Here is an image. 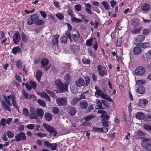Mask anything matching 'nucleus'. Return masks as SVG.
I'll return each instance as SVG.
<instances>
[{"label":"nucleus","instance_id":"f257e3e1","mask_svg":"<svg viewBox=\"0 0 151 151\" xmlns=\"http://www.w3.org/2000/svg\"><path fill=\"white\" fill-rule=\"evenodd\" d=\"M3 98L5 101L2 100L1 103L4 109L10 111L11 109L10 106H12V104L10 102L12 100L13 106L16 108L18 109V107L16 104L15 101V97L14 96L12 95L8 96H3Z\"/></svg>","mask_w":151,"mask_h":151},{"label":"nucleus","instance_id":"f03ea898","mask_svg":"<svg viewBox=\"0 0 151 151\" xmlns=\"http://www.w3.org/2000/svg\"><path fill=\"white\" fill-rule=\"evenodd\" d=\"M95 89L96 90L95 92V95L96 98H98L99 97H101L102 99L106 100L110 102H113L111 97L106 94L104 93L100 89L98 86H95Z\"/></svg>","mask_w":151,"mask_h":151},{"label":"nucleus","instance_id":"7ed1b4c3","mask_svg":"<svg viewBox=\"0 0 151 151\" xmlns=\"http://www.w3.org/2000/svg\"><path fill=\"white\" fill-rule=\"evenodd\" d=\"M55 85L59 90V93H62L67 89L68 86L66 84L63 83L59 80H57L55 81Z\"/></svg>","mask_w":151,"mask_h":151},{"label":"nucleus","instance_id":"20e7f679","mask_svg":"<svg viewBox=\"0 0 151 151\" xmlns=\"http://www.w3.org/2000/svg\"><path fill=\"white\" fill-rule=\"evenodd\" d=\"M43 126L47 132L50 133V135H52L53 136H55L57 134L55 129L51 126L43 124Z\"/></svg>","mask_w":151,"mask_h":151},{"label":"nucleus","instance_id":"39448f33","mask_svg":"<svg viewBox=\"0 0 151 151\" xmlns=\"http://www.w3.org/2000/svg\"><path fill=\"white\" fill-rule=\"evenodd\" d=\"M86 45L88 46H90L91 45H93V47H98V40L95 38H91L86 41Z\"/></svg>","mask_w":151,"mask_h":151},{"label":"nucleus","instance_id":"423d86ee","mask_svg":"<svg viewBox=\"0 0 151 151\" xmlns=\"http://www.w3.org/2000/svg\"><path fill=\"white\" fill-rule=\"evenodd\" d=\"M39 18L37 14H33L30 15L29 17L28 18L27 20V24L29 25H31L33 23H35V22H36Z\"/></svg>","mask_w":151,"mask_h":151},{"label":"nucleus","instance_id":"0eeeda50","mask_svg":"<svg viewBox=\"0 0 151 151\" xmlns=\"http://www.w3.org/2000/svg\"><path fill=\"white\" fill-rule=\"evenodd\" d=\"M97 67L99 74L101 77H103L107 75V73L105 68L100 65H98Z\"/></svg>","mask_w":151,"mask_h":151},{"label":"nucleus","instance_id":"6e6552de","mask_svg":"<svg viewBox=\"0 0 151 151\" xmlns=\"http://www.w3.org/2000/svg\"><path fill=\"white\" fill-rule=\"evenodd\" d=\"M21 39V37L19 32L18 31L15 32L13 37V41L14 43L17 44L19 42Z\"/></svg>","mask_w":151,"mask_h":151},{"label":"nucleus","instance_id":"1a4fd4ad","mask_svg":"<svg viewBox=\"0 0 151 151\" xmlns=\"http://www.w3.org/2000/svg\"><path fill=\"white\" fill-rule=\"evenodd\" d=\"M16 140L17 142H19L21 140H26V137L25 134L22 132L16 134L15 137Z\"/></svg>","mask_w":151,"mask_h":151},{"label":"nucleus","instance_id":"9d476101","mask_svg":"<svg viewBox=\"0 0 151 151\" xmlns=\"http://www.w3.org/2000/svg\"><path fill=\"white\" fill-rule=\"evenodd\" d=\"M145 68L142 66H139L136 68L134 70L135 74L137 75L141 76L145 74Z\"/></svg>","mask_w":151,"mask_h":151},{"label":"nucleus","instance_id":"9b49d317","mask_svg":"<svg viewBox=\"0 0 151 151\" xmlns=\"http://www.w3.org/2000/svg\"><path fill=\"white\" fill-rule=\"evenodd\" d=\"M57 104L59 106H64L67 104V100L65 98H59L57 99Z\"/></svg>","mask_w":151,"mask_h":151},{"label":"nucleus","instance_id":"f8f14e48","mask_svg":"<svg viewBox=\"0 0 151 151\" xmlns=\"http://www.w3.org/2000/svg\"><path fill=\"white\" fill-rule=\"evenodd\" d=\"M148 103V101L146 99H141L139 100L138 106L140 107L144 108Z\"/></svg>","mask_w":151,"mask_h":151},{"label":"nucleus","instance_id":"ddd939ff","mask_svg":"<svg viewBox=\"0 0 151 151\" xmlns=\"http://www.w3.org/2000/svg\"><path fill=\"white\" fill-rule=\"evenodd\" d=\"M141 145L143 148L148 151H151V142H143Z\"/></svg>","mask_w":151,"mask_h":151},{"label":"nucleus","instance_id":"4468645a","mask_svg":"<svg viewBox=\"0 0 151 151\" xmlns=\"http://www.w3.org/2000/svg\"><path fill=\"white\" fill-rule=\"evenodd\" d=\"M67 110L68 113L71 116L74 115L76 112L75 108L72 106H68L67 108Z\"/></svg>","mask_w":151,"mask_h":151},{"label":"nucleus","instance_id":"2eb2a0df","mask_svg":"<svg viewBox=\"0 0 151 151\" xmlns=\"http://www.w3.org/2000/svg\"><path fill=\"white\" fill-rule=\"evenodd\" d=\"M135 117L137 119L143 120L145 118V115L144 113L142 112H137L135 115Z\"/></svg>","mask_w":151,"mask_h":151},{"label":"nucleus","instance_id":"dca6fc26","mask_svg":"<svg viewBox=\"0 0 151 151\" xmlns=\"http://www.w3.org/2000/svg\"><path fill=\"white\" fill-rule=\"evenodd\" d=\"M76 84L77 86L80 87L84 85L85 82L82 78H80L76 81Z\"/></svg>","mask_w":151,"mask_h":151},{"label":"nucleus","instance_id":"f3484780","mask_svg":"<svg viewBox=\"0 0 151 151\" xmlns=\"http://www.w3.org/2000/svg\"><path fill=\"white\" fill-rule=\"evenodd\" d=\"M96 105L95 107L96 109H104V107H103L102 106V104L100 101L98 99H96Z\"/></svg>","mask_w":151,"mask_h":151},{"label":"nucleus","instance_id":"a211bd4d","mask_svg":"<svg viewBox=\"0 0 151 151\" xmlns=\"http://www.w3.org/2000/svg\"><path fill=\"white\" fill-rule=\"evenodd\" d=\"M41 97L43 99H45V100L47 101H50V97L45 92H42L41 93Z\"/></svg>","mask_w":151,"mask_h":151},{"label":"nucleus","instance_id":"6ab92c4d","mask_svg":"<svg viewBox=\"0 0 151 151\" xmlns=\"http://www.w3.org/2000/svg\"><path fill=\"white\" fill-rule=\"evenodd\" d=\"M85 9L87 13L90 14H92V13L91 10V4L89 3H87L85 4Z\"/></svg>","mask_w":151,"mask_h":151},{"label":"nucleus","instance_id":"aec40b11","mask_svg":"<svg viewBox=\"0 0 151 151\" xmlns=\"http://www.w3.org/2000/svg\"><path fill=\"white\" fill-rule=\"evenodd\" d=\"M136 91L140 94H143L145 92V89L144 86H139L136 89Z\"/></svg>","mask_w":151,"mask_h":151},{"label":"nucleus","instance_id":"412c9836","mask_svg":"<svg viewBox=\"0 0 151 151\" xmlns=\"http://www.w3.org/2000/svg\"><path fill=\"white\" fill-rule=\"evenodd\" d=\"M42 72L41 70H37L36 73V78L37 80L40 82L41 77L42 76Z\"/></svg>","mask_w":151,"mask_h":151},{"label":"nucleus","instance_id":"4be33fe9","mask_svg":"<svg viewBox=\"0 0 151 151\" xmlns=\"http://www.w3.org/2000/svg\"><path fill=\"white\" fill-rule=\"evenodd\" d=\"M36 114L37 116L41 118L44 115V111L41 109L38 108L37 110Z\"/></svg>","mask_w":151,"mask_h":151},{"label":"nucleus","instance_id":"5701e85b","mask_svg":"<svg viewBox=\"0 0 151 151\" xmlns=\"http://www.w3.org/2000/svg\"><path fill=\"white\" fill-rule=\"evenodd\" d=\"M150 8V6L147 3L143 4L141 7L142 10L143 11H148Z\"/></svg>","mask_w":151,"mask_h":151},{"label":"nucleus","instance_id":"b1692460","mask_svg":"<svg viewBox=\"0 0 151 151\" xmlns=\"http://www.w3.org/2000/svg\"><path fill=\"white\" fill-rule=\"evenodd\" d=\"M22 93L24 97L27 99H30L32 98H34L35 96L33 95H29L27 93L24 91H22Z\"/></svg>","mask_w":151,"mask_h":151},{"label":"nucleus","instance_id":"393cba45","mask_svg":"<svg viewBox=\"0 0 151 151\" xmlns=\"http://www.w3.org/2000/svg\"><path fill=\"white\" fill-rule=\"evenodd\" d=\"M80 104L81 107L84 109H86L88 106L87 103L84 100L81 101L80 102Z\"/></svg>","mask_w":151,"mask_h":151},{"label":"nucleus","instance_id":"a878e982","mask_svg":"<svg viewBox=\"0 0 151 151\" xmlns=\"http://www.w3.org/2000/svg\"><path fill=\"white\" fill-rule=\"evenodd\" d=\"M145 37L142 35H140L136 37L135 40L136 42H142L145 39Z\"/></svg>","mask_w":151,"mask_h":151},{"label":"nucleus","instance_id":"bb28decb","mask_svg":"<svg viewBox=\"0 0 151 151\" xmlns=\"http://www.w3.org/2000/svg\"><path fill=\"white\" fill-rule=\"evenodd\" d=\"M136 135L138 137L142 138L143 137H145V136L146 134L141 131L139 130L137 132Z\"/></svg>","mask_w":151,"mask_h":151},{"label":"nucleus","instance_id":"cd10ccee","mask_svg":"<svg viewBox=\"0 0 151 151\" xmlns=\"http://www.w3.org/2000/svg\"><path fill=\"white\" fill-rule=\"evenodd\" d=\"M137 46L138 47H149L150 46V44L148 42L139 43L137 44Z\"/></svg>","mask_w":151,"mask_h":151},{"label":"nucleus","instance_id":"c85d7f7f","mask_svg":"<svg viewBox=\"0 0 151 151\" xmlns=\"http://www.w3.org/2000/svg\"><path fill=\"white\" fill-rule=\"evenodd\" d=\"M134 52L135 55H138L140 54L142 51L141 48H134Z\"/></svg>","mask_w":151,"mask_h":151},{"label":"nucleus","instance_id":"c756f323","mask_svg":"<svg viewBox=\"0 0 151 151\" xmlns=\"http://www.w3.org/2000/svg\"><path fill=\"white\" fill-rule=\"evenodd\" d=\"M59 38V35H58L54 36L52 40V44L54 45H56L58 43V40Z\"/></svg>","mask_w":151,"mask_h":151},{"label":"nucleus","instance_id":"7c9ffc66","mask_svg":"<svg viewBox=\"0 0 151 151\" xmlns=\"http://www.w3.org/2000/svg\"><path fill=\"white\" fill-rule=\"evenodd\" d=\"M49 62L47 59L45 58L41 60V63L43 66H45L48 64Z\"/></svg>","mask_w":151,"mask_h":151},{"label":"nucleus","instance_id":"2f4dec72","mask_svg":"<svg viewBox=\"0 0 151 151\" xmlns=\"http://www.w3.org/2000/svg\"><path fill=\"white\" fill-rule=\"evenodd\" d=\"M80 101V99L78 98H74L71 101V104L73 106H75L77 104L78 101Z\"/></svg>","mask_w":151,"mask_h":151},{"label":"nucleus","instance_id":"473e14b6","mask_svg":"<svg viewBox=\"0 0 151 151\" xmlns=\"http://www.w3.org/2000/svg\"><path fill=\"white\" fill-rule=\"evenodd\" d=\"M58 146L57 143H51L50 145V149L51 150H56Z\"/></svg>","mask_w":151,"mask_h":151},{"label":"nucleus","instance_id":"72a5a7b5","mask_svg":"<svg viewBox=\"0 0 151 151\" xmlns=\"http://www.w3.org/2000/svg\"><path fill=\"white\" fill-rule=\"evenodd\" d=\"M22 38L23 41L26 42L28 40V36L26 35L24 32L21 34Z\"/></svg>","mask_w":151,"mask_h":151},{"label":"nucleus","instance_id":"f704fd0d","mask_svg":"<svg viewBox=\"0 0 151 151\" xmlns=\"http://www.w3.org/2000/svg\"><path fill=\"white\" fill-rule=\"evenodd\" d=\"M45 116L46 120L48 121H50L52 118V116L51 114L49 113H46L45 114Z\"/></svg>","mask_w":151,"mask_h":151},{"label":"nucleus","instance_id":"c9c22d12","mask_svg":"<svg viewBox=\"0 0 151 151\" xmlns=\"http://www.w3.org/2000/svg\"><path fill=\"white\" fill-rule=\"evenodd\" d=\"M28 116L29 118L31 119H35L37 118V117L35 113H30Z\"/></svg>","mask_w":151,"mask_h":151},{"label":"nucleus","instance_id":"e433bc0d","mask_svg":"<svg viewBox=\"0 0 151 151\" xmlns=\"http://www.w3.org/2000/svg\"><path fill=\"white\" fill-rule=\"evenodd\" d=\"M146 83V81L144 80H138L136 82V85L138 86H141L145 84Z\"/></svg>","mask_w":151,"mask_h":151},{"label":"nucleus","instance_id":"4c0bfd02","mask_svg":"<svg viewBox=\"0 0 151 151\" xmlns=\"http://www.w3.org/2000/svg\"><path fill=\"white\" fill-rule=\"evenodd\" d=\"M71 21L73 22H82V20L79 19H78L75 17L74 16L71 18Z\"/></svg>","mask_w":151,"mask_h":151},{"label":"nucleus","instance_id":"58836bf2","mask_svg":"<svg viewBox=\"0 0 151 151\" xmlns=\"http://www.w3.org/2000/svg\"><path fill=\"white\" fill-rule=\"evenodd\" d=\"M78 34L77 35L76 34H73L71 35V38L73 40L75 41H77L78 40V39L80 37V35L78 32L77 31Z\"/></svg>","mask_w":151,"mask_h":151},{"label":"nucleus","instance_id":"ea45409f","mask_svg":"<svg viewBox=\"0 0 151 151\" xmlns=\"http://www.w3.org/2000/svg\"><path fill=\"white\" fill-rule=\"evenodd\" d=\"M108 120L106 119H102L101 120V123L102 124L103 126L106 127H107L109 126Z\"/></svg>","mask_w":151,"mask_h":151},{"label":"nucleus","instance_id":"a19ab883","mask_svg":"<svg viewBox=\"0 0 151 151\" xmlns=\"http://www.w3.org/2000/svg\"><path fill=\"white\" fill-rule=\"evenodd\" d=\"M35 23L37 25H43L44 24V22L42 19H38L36 22H35Z\"/></svg>","mask_w":151,"mask_h":151},{"label":"nucleus","instance_id":"79ce46f5","mask_svg":"<svg viewBox=\"0 0 151 151\" xmlns=\"http://www.w3.org/2000/svg\"><path fill=\"white\" fill-rule=\"evenodd\" d=\"M145 121H151V114H148L145 115L144 119Z\"/></svg>","mask_w":151,"mask_h":151},{"label":"nucleus","instance_id":"37998d69","mask_svg":"<svg viewBox=\"0 0 151 151\" xmlns=\"http://www.w3.org/2000/svg\"><path fill=\"white\" fill-rule=\"evenodd\" d=\"M122 37H121L117 40L116 42V46H118L119 47H120L122 46Z\"/></svg>","mask_w":151,"mask_h":151},{"label":"nucleus","instance_id":"c03bdc74","mask_svg":"<svg viewBox=\"0 0 151 151\" xmlns=\"http://www.w3.org/2000/svg\"><path fill=\"white\" fill-rule=\"evenodd\" d=\"M68 37L63 36L60 39V41L63 44H65L67 42Z\"/></svg>","mask_w":151,"mask_h":151},{"label":"nucleus","instance_id":"a18cd8bd","mask_svg":"<svg viewBox=\"0 0 151 151\" xmlns=\"http://www.w3.org/2000/svg\"><path fill=\"white\" fill-rule=\"evenodd\" d=\"M29 84L33 89H35L37 87V84L36 82L32 81H30L29 82Z\"/></svg>","mask_w":151,"mask_h":151},{"label":"nucleus","instance_id":"49530a36","mask_svg":"<svg viewBox=\"0 0 151 151\" xmlns=\"http://www.w3.org/2000/svg\"><path fill=\"white\" fill-rule=\"evenodd\" d=\"M20 50V48H13L12 52L13 54H16L17 53L19 52Z\"/></svg>","mask_w":151,"mask_h":151},{"label":"nucleus","instance_id":"de8ad7c7","mask_svg":"<svg viewBox=\"0 0 151 151\" xmlns=\"http://www.w3.org/2000/svg\"><path fill=\"white\" fill-rule=\"evenodd\" d=\"M144 128L146 130L151 132V126L147 124H145L144 125Z\"/></svg>","mask_w":151,"mask_h":151},{"label":"nucleus","instance_id":"09e8293b","mask_svg":"<svg viewBox=\"0 0 151 151\" xmlns=\"http://www.w3.org/2000/svg\"><path fill=\"white\" fill-rule=\"evenodd\" d=\"M37 102L40 105L44 107L46 106L45 102L43 100L39 99L37 100Z\"/></svg>","mask_w":151,"mask_h":151},{"label":"nucleus","instance_id":"8fccbe9b","mask_svg":"<svg viewBox=\"0 0 151 151\" xmlns=\"http://www.w3.org/2000/svg\"><path fill=\"white\" fill-rule=\"evenodd\" d=\"M6 134L8 137L9 138H12L14 136V134L10 131H7L6 132Z\"/></svg>","mask_w":151,"mask_h":151},{"label":"nucleus","instance_id":"3c124183","mask_svg":"<svg viewBox=\"0 0 151 151\" xmlns=\"http://www.w3.org/2000/svg\"><path fill=\"white\" fill-rule=\"evenodd\" d=\"M22 112L23 114L25 116H28L29 112L27 109L24 108L23 109Z\"/></svg>","mask_w":151,"mask_h":151},{"label":"nucleus","instance_id":"603ef678","mask_svg":"<svg viewBox=\"0 0 151 151\" xmlns=\"http://www.w3.org/2000/svg\"><path fill=\"white\" fill-rule=\"evenodd\" d=\"M6 119L4 118L1 119L0 121V126L2 125L3 126V128L6 125Z\"/></svg>","mask_w":151,"mask_h":151},{"label":"nucleus","instance_id":"864d4df0","mask_svg":"<svg viewBox=\"0 0 151 151\" xmlns=\"http://www.w3.org/2000/svg\"><path fill=\"white\" fill-rule=\"evenodd\" d=\"M102 128H97L95 127H93L92 130L94 132H101L102 131Z\"/></svg>","mask_w":151,"mask_h":151},{"label":"nucleus","instance_id":"5fc2aeb1","mask_svg":"<svg viewBox=\"0 0 151 151\" xmlns=\"http://www.w3.org/2000/svg\"><path fill=\"white\" fill-rule=\"evenodd\" d=\"M36 135L39 136L40 137H44L47 136V134L44 133L39 132L36 133L35 134Z\"/></svg>","mask_w":151,"mask_h":151},{"label":"nucleus","instance_id":"6e6d98bb","mask_svg":"<svg viewBox=\"0 0 151 151\" xmlns=\"http://www.w3.org/2000/svg\"><path fill=\"white\" fill-rule=\"evenodd\" d=\"M56 16L60 20H62L64 18L63 15L60 13H57Z\"/></svg>","mask_w":151,"mask_h":151},{"label":"nucleus","instance_id":"4d7b16f0","mask_svg":"<svg viewBox=\"0 0 151 151\" xmlns=\"http://www.w3.org/2000/svg\"><path fill=\"white\" fill-rule=\"evenodd\" d=\"M101 4L106 9L108 10L109 9V6L106 2L102 1L101 2Z\"/></svg>","mask_w":151,"mask_h":151},{"label":"nucleus","instance_id":"13d9d810","mask_svg":"<svg viewBox=\"0 0 151 151\" xmlns=\"http://www.w3.org/2000/svg\"><path fill=\"white\" fill-rule=\"evenodd\" d=\"M16 65L17 67L18 68H20L22 67V63L21 60H17V61Z\"/></svg>","mask_w":151,"mask_h":151},{"label":"nucleus","instance_id":"bf43d9fd","mask_svg":"<svg viewBox=\"0 0 151 151\" xmlns=\"http://www.w3.org/2000/svg\"><path fill=\"white\" fill-rule=\"evenodd\" d=\"M67 12L69 15L72 18L73 17L75 16V14L74 13V12L72 9H69L67 11Z\"/></svg>","mask_w":151,"mask_h":151},{"label":"nucleus","instance_id":"052dcab7","mask_svg":"<svg viewBox=\"0 0 151 151\" xmlns=\"http://www.w3.org/2000/svg\"><path fill=\"white\" fill-rule=\"evenodd\" d=\"M82 63L85 64H89L90 63V60L88 59H83L82 60Z\"/></svg>","mask_w":151,"mask_h":151},{"label":"nucleus","instance_id":"680f3d73","mask_svg":"<svg viewBox=\"0 0 151 151\" xmlns=\"http://www.w3.org/2000/svg\"><path fill=\"white\" fill-rule=\"evenodd\" d=\"M75 9L76 10L79 12L81 10V7L80 4H78L75 6Z\"/></svg>","mask_w":151,"mask_h":151},{"label":"nucleus","instance_id":"e2e57ef3","mask_svg":"<svg viewBox=\"0 0 151 151\" xmlns=\"http://www.w3.org/2000/svg\"><path fill=\"white\" fill-rule=\"evenodd\" d=\"M35 125L33 124H29L27 125L26 127L27 128L29 129H32L35 127Z\"/></svg>","mask_w":151,"mask_h":151},{"label":"nucleus","instance_id":"0e129e2a","mask_svg":"<svg viewBox=\"0 0 151 151\" xmlns=\"http://www.w3.org/2000/svg\"><path fill=\"white\" fill-rule=\"evenodd\" d=\"M94 116L93 115H89L85 117L84 118L85 120L86 121H88L94 118Z\"/></svg>","mask_w":151,"mask_h":151},{"label":"nucleus","instance_id":"69168bd1","mask_svg":"<svg viewBox=\"0 0 151 151\" xmlns=\"http://www.w3.org/2000/svg\"><path fill=\"white\" fill-rule=\"evenodd\" d=\"M53 4L54 6L56 7L57 8H58L60 7V6L59 4V3L58 1L54 0L53 1Z\"/></svg>","mask_w":151,"mask_h":151},{"label":"nucleus","instance_id":"338daca9","mask_svg":"<svg viewBox=\"0 0 151 151\" xmlns=\"http://www.w3.org/2000/svg\"><path fill=\"white\" fill-rule=\"evenodd\" d=\"M41 16L44 18H45L47 17V14L46 13L43 11H39Z\"/></svg>","mask_w":151,"mask_h":151},{"label":"nucleus","instance_id":"774afa93","mask_svg":"<svg viewBox=\"0 0 151 151\" xmlns=\"http://www.w3.org/2000/svg\"><path fill=\"white\" fill-rule=\"evenodd\" d=\"M150 32V30L148 29H145L143 30V34L145 35L149 34Z\"/></svg>","mask_w":151,"mask_h":151}]
</instances>
